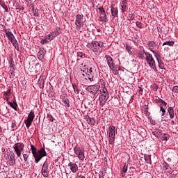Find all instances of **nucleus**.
<instances>
[{
	"label": "nucleus",
	"mask_w": 178,
	"mask_h": 178,
	"mask_svg": "<svg viewBox=\"0 0 178 178\" xmlns=\"http://www.w3.org/2000/svg\"><path fill=\"white\" fill-rule=\"evenodd\" d=\"M102 89L99 90L100 95L99 97V105L100 106H104L105 104H106V101L109 99V92L105 87V82L103 81V84L102 85Z\"/></svg>",
	"instance_id": "2"
},
{
	"label": "nucleus",
	"mask_w": 178,
	"mask_h": 178,
	"mask_svg": "<svg viewBox=\"0 0 178 178\" xmlns=\"http://www.w3.org/2000/svg\"><path fill=\"white\" fill-rule=\"evenodd\" d=\"M48 39L46 38V39H42L41 41H40V44H42V45H44V44H48Z\"/></svg>",
	"instance_id": "43"
},
{
	"label": "nucleus",
	"mask_w": 178,
	"mask_h": 178,
	"mask_svg": "<svg viewBox=\"0 0 178 178\" xmlns=\"http://www.w3.org/2000/svg\"><path fill=\"white\" fill-rule=\"evenodd\" d=\"M111 15L113 16V17H116L118 16V13L119 10H118L117 7H113V5H111Z\"/></svg>",
	"instance_id": "21"
},
{
	"label": "nucleus",
	"mask_w": 178,
	"mask_h": 178,
	"mask_svg": "<svg viewBox=\"0 0 178 178\" xmlns=\"http://www.w3.org/2000/svg\"><path fill=\"white\" fill-rule=\"evenodd\" d=\"M84 119L86 120L87 123H88V124H91L92 126H95V119L94 118H91L90 117V115H87Z\"/></svg>",
	"instance_id": "18"
},
{
	"label": "nucleus",
	"mask_w": 178,
	"mask_h": 178,
	"mask_svg": "<svg viewBox=\"0 0 178 178\" xmlns=\"http://www.w3.org/2000/svg\"><path fill=\"white\" fill-rule=\"evenodd\" d=\"M23 158L24 161H25V162L27 163V162H29V154H23Z\"/></svg>",
	"instance_id": "38"
},
{
	"label": "nucleus",
	"mask_w": 178,
	"mask_h": 178,
	"mask_svg": "<svg viewBox=\"0 0 178 178\" xmlns=\"http://www.w3.org/2000/svg\"><path fill=\"white\" fill-rule=\"evenodd\" d=\"M4 99H6V101H9V96H4Z\"/></svg>",
	"instance_id": "55"
},
{
	"label": "nucleus",
	"mask_w": 178,
	"mask_h": 178,
	"mask_svg": "<svg viewBox=\"0 0 178 178\" xmlns=\"http://www.w3.org/2000/svg\"><path fill=\"white\" fill-rule=\"evenodd\" d=\"M149 108L148 107V105H144L143 106V111H144V112H148V109H149Z\"/></svg>",
	"instance_id": "45"
},
{
	"label": "nucleus",
	"mask_w": 178,
	"mask_h": 178,
	"mask_svg": "<svg viewBox=\"0 0 178 178\" xmlns=\"http://www.w3.org/2000/svg\"><path fill=\"white\" fill-rule=\"evenodd\" d=\"M12 92L11 89H8L6 92H4V96L9 97Z\"/></svg>",
	"instance_id": "41"
},
{
	"label": "nucleus",
	"mask_w": 178,
	"mask_h": 178,
	"mask_svg": "<svg viewBox=\"0 0 178 178\" xmlns=\"http://www.w3.org/2000/svg\"><path fill=\"white\" fill-rule=\"evenodd\" d=\"M97 86L92 85L86 88V91H88L89 92H94V91H96Z\"/></svg>",
	"instance_id": "22"
},
{
	"label": "nucleus",
	"mask_w": 178,
	"mask_h": 178,
	"mask_svg": "<svg viewBox=\"0 0 178 178\" xmlns=\"http://www.w3.org/2000/svg\"><path fill=\"white\" fill-rule=\"evenodd\" d=\"M145 60L151 67V69H153L154 72H158V70L156 69V65L155 64V60L154 59V57H152V54L146 53V57Z\"/></svg>",
	"instance_id": "5"
},
{
	"label": "nucleus",
	"mask_w": 178,
	"mask_h": 178,
	"mask_svg": "<svg viewBox=\"0 0 178 178\" xmlns=\"http://www.w3.org/2000/svg\"><path fill=\"white\" fill-rule=\"evenodd\" d=\"M166 115L169 116L171 119H173L175 118V113L174 112H167Z\"/></svg>",
	"instance_id": "36"
},
{
	"label": "nucleus",
	"mask_w": 178,
	"mask_h": 178,
	"mask_svg": "<svg viewBox=\"0 0 178 178\" xmlns=\"http://www.w3.org/2000/svg\"><path fill=\"white\" fill-rule=\"evenodd\" d=\"M99 178H104V175H101V174L99 175Z\"/></svg>",
	"instance_id": "59"
},
{
	"label": "nucleus",
	"mask_w": 178,
	"mask_h": 178,
	"mask_svg": "<svg viewBox=\"0 0 178 178\" xmlns=\"http://www.w3.org/2000/svg\"><path fill=\"white\" fill-rule=\"evenodd\" d=\"M146 54H149V53L146 52L145 50H144L143 47H140V50L137 54L138 58H139V59H142V60H144V59H145V58L147 57Z\"/></svg>",
	"instance_id": "14"
},
{
	"label": "nucleus",
	"mask_w": 178,
	"mask_h": 178,
	"mask_svg": "<svg viewBox=\"0 0 178 178\" xmlns=\"http://www.w3.org/2000/svg\"><path fill=\"white\" fill-rule=\"evenodd\" d=\"M105 175H106V171H102V176H105Z\"/></svg>",
	"instance_id": "56"
},
{
	"label": "nucleus",
	"mask_w": 178,
	"mask_h": 178,
	"mask_svg": "<svg viewBox=\"0 0 178 178\" xmlns=\"http://www.w3.org/2000/svg\"><path fill=\"white\" fill-rule=\"evenodd\" d=\"M145 116H147V118H148V119H149V115H151V113L149 112H145Z\"/></svg>",
	"instance_id": "51"
},
{
	"label": "nucleus",
	"mask_w": 178,
	"mask_h": 178,
	"mask_svg": "<svg viewBox=\"0 0 178 178\" xmlns=\"http://www.w3.org/2000/svg\"><path fill=\"white\" fill-rule=\"evenodd\" d=\"M31 149L33 157L35 158V163H38L44 156H47V152L44 148H41L37 151V148L33 145H31Z\"/></svg>",
	"instance_id": "1"
},
{
	"label": "nucleus",
	"mask_w": 178,
	"mask_h": 178,
	"mask_svg": "<svg viewBox=\"0 0 178 178\" xmlns=\"http://www.w3.org/2000/svg\"><path fill=\"white\" fill-rule=\"evenodd\" d=\"M156 59H157V62L159 63V67L160 69H163V66H162V64H161V63H159V58H158V57H156Z\"/></svg>",
	"instance_id": "49"
},
{
	"label": "nucleus",
	"mask_w": 178,
	"mask_h": 178,
	"mask_svg": "<svg viewBox=\"0 0 178 178\" xmlns=\"http://www.w3.org/2000/svg\"><path fill=\"white\" fill-rule=\"evenodd\" d=\"M9 105L11 106V108H13V109H15V111H17V104L16 103H12V102H10L9 103Z\"/></svg>",
	"instance_id": "32"
},
{
	"label": "nucleus",
	"mask_w": 178,
	"mask_h": 178,
	"mask_svg": "<svg viewBox=\"0 0 178 178\" xmlns=\"http://www.w3.org/2000/svg\"><path fill=\"white\" fill-rule=\"evenodd\" d=\"M59 34H60V28H57L54 30V32H52L50 34H48L46 35V38L47 40H54V38H56V37H58V35H59Z\"/></svg>",
	"instance_id": "11"
},
{
	"label": "nucleus",
	"mask_w": 178,
	"mask_h": 178,
	"mask_svg": "<svg viewBox=\"0 0 178 178\" xmlns=\"http://www.w3.org/2000/svg\"><path fill=\"white\" fill-rule=\"evenodd\" d=\"M105 58L107 60V63H108L110 69H113V59L112 58V57H111L109 56H106Z\"/></svg>",
	"instance_id": "20"
},
{
	"label": "nucleus",
	"mask_w": 178,
	"mask_h": 178,
	"mask_svg": "<svg viewBox=\"0 0 178 178\" xmlns=\"http://www.w3.org/2000/svg\"><path fill=\"white\" fill-rule=\"evenodd\" d=\"M77 56L78 58H83V56H84V54L83 52H77Z\"/></svg>",
	"instance_id": "47"
},
{
	"label": "nucleus",
	"mask_w": 178,
	"mask_h": 178,
	"mask_svg": "<svg viewBox=\"0 0 178 178\" xmlns=\"http://www.w3.org/2000/svg\"><path fill=\"white\" fill-rule=\"evenodd\" d=\"M115 136H116V127H108V143L109 144H113L115 143Z\"/></svg>",
	"instance_id": "6"
},
{
	"label": "nucleus",
	"mask_w": 178,
	"mask_h": 178,
	"mask_svg": "<svg viewBox=\"0 0 178 178\" xmlns=\"http://www.w3.org/2000/svg\"><path fill=\"white\" fill-rule=\"evenodd\" d=\"M167 175V176H169V175L168 174H166Z\"/></svg>",
	"instance_id": "62"
},
{
	"label": "nucleus",
	"mask_w": 178,
	"mask_h": 178,
	"mask_svg": "<svg viewBox=\"0 0 178 178\" xmlns=\"http://www.w3.org/2000/svg\"><path fill=\"white\" fill-rule=\"evenodd\" d=\"M84 15H77L75 20V25L76 30H80L81 27L84 26Z\"/></svg>",
	"instance_id": "9"
},
{
	"label": "nucleus",
	"mask_w": 178,
	"mask_h": 178,
	"mask_svg": "<svg viewBox=\"0 0 178 178\" xmlns=\"http://www.w3.org/2000/svg\"><path fill=\"white\" fill-rule=\"evenodd\" d=\"M88 73H92V68H90L88 71Z\"/></svg>",
	"instance_id": "57"
},
{
	"label": "nucleus",
	"mask_w": 178,
	"mask_h": 178,
	"mask_svg": "<svg viewBox=\"0 0 178 178\" xmlns=\"http://www.w3.org/2000/svg\"><path fill=\"white\" fill-rule=\"evenodd\" d=\"M158 88H159L158 85H156V84L153 85V91H154V92L158 91Z\"/></svg>",
	"instance_id": "46"
},
{
	"label": "nucleus",
	"mask_w": 178,
	"mask_h": 178,
	"mask_svg": "<svg viewBox=\"0 0 178 178\" xmlns=\"http://www.w3.org/2000/svg\"><path fill=\"white\" fill-rule=\"evenodd\" d=\"M148 45L150 48H154V47H156V44H155V42L154 41L149 42Z\"/></svg>",
	"instance_id": "34"
},
{
	"label": "nucleus",
	"mask_w": 178,
	"mask_h": 178,
	"mask_svg": "<svg viewBox=\"0 0 178 178\" xmlns=\"http://www.w3.org/2000/svg\"><path fill=\"white\" fill-rule=\"evenodd\" d=\"M44 51L42 50H40L39 52L38 53V58H40L41 59H42L44 58Z\"/></svg>",
	"instance_id": "33"
},
{
	"label": "nucleus",
	"mask_w": 178,
	"mask_h": 178,
	"mask_svg": "<svg viewBox=\"0 0 178 178\" xmlns=\"http://www.w3.org/2000/svg\"><path fill=\"white\" fill-rule=\"evenodd\" d=\"M145 161H146L147 163H149V165H151L152 163L151 155L145 154Z\"/></svg>",
	"instance_id": "29"
},
{
	"label": "nucleus",
	"mask_w": 178,
	"mask_h": 178,
	"mask_svg": "<svg viewBox=\"0 0 178 178\" xmlns=\"http://www.w3.org/2000/svg\"><path fill=\"white\" fill-rule=\"evenodd\" d=\"M98 10L102 15V16L99 17V19L102 22H106V13H105V9H104V7H99L98 8Z\"/></svg>",
	"instance_id": "15"
},
{
	"label": "nucleus",
	"mask_w": 178,
	"mask_h": 178,
	"mask_svg": "<svg viewBox=\"0 0 178 178\" xmlns=\"http://www.w3.org/2000/svg\"><path fill=\"white\" fill-rule=\"evenodd\" d=\"M38 84L40 87H44V79H40L38 81Z\"/></svg>",
	"instance_id": "39"
},
{
	"label": "nucleus",
	"mask_w": 178,
	"mask_h": 178,
	"mask_svg": "<svg viewBox=\"0 0 178 178\" xmlns=\"http://www.w3.org/2000/svg\"><path fill=\"white\" fill-rule=\"evenodd\" d=\"M165 45H168V47H173L175 45V41L169 40V41L165 42L163 43V47H165Z\"/></svg>",
	"instance_id": "27"
},
{
	"label": "nucleus",
	"mask_w": 178,
	"mask_h": 178,
	"mask_svg": "<svg viewBox=\"0 0 178 178\" xmlns=\"http://www.w3.org/2000/svg\"><path fill=\"white\" fill-rule=\"evenodd\" d=\"M161 116H162V119H163L164 120H168L169 119V116L166 115V113H163Z\"/></svg>",
	"instance_id": "37"
},
{
	"label": "nucleus",
	"mask_w": 178,
	"mask_h": 178,
	"mask_svg": "<svg viewBox=\"0 0 178 178\" xmlns=\"http://www.w3.org/2000/svg\"><path fill=\"white\" fill-rule=\"evenodd\" d=\"M172 92L178 94V86H174L172 88Z\"/></svg>",
	"instance_id": "44"
},
{
	"label": "nucleus",
	"mask_w": 178,
	"mask_h": 178,
	"mask_svg": "<svg viewBox=\"0 0 178 178\" xmlns=\"http://www.w3.org/2000/svg\"><path fill=\"white\" fill-rule=\"evenodd\" d=\"M74 152L77 158H79V161H84V158H86V156L84 155V149L76 145L74 148Z\"/></svg>",
	"instance_id": "8"
},
{
	"label": "nucleus",
	"mask_w": 178,
	"mask_h": 178,
	"mask_svg": "<svg viewBox=\"0 0 178 178\" xmlns=\"http://www.w3.org/2000/svg\"><path fill=\"white\" fill-rule=\"evenodd\" d=\"M13 149L18 158H20L22 156V152L24 151V144L22 143H15Z\"/></svg>",
	"instance_id": "7"
},
{
	"label": "nucleus",
	"mask_w": 178,
	"mask_h": 178,
	"mask_svg": "<svg viewBox=\"0 0 178 178\" xmlns=\"http://www.w3.org/2000/svg\"><path fill=\"white\" fill-rule=\"evenodd\" d=\"M5 33L9 41H10L13 47L15 48V49H17V51H19V43L17 42L16 38H15V35H13L12 32L6 30L5 31Z\"/></svg>",
	"instance_id": "3"
},
{
	"label": "nucleus",
	"mask_w": 178,
	"mask_h": 178,
	"mask_svg": "<svg viewBox=\"0 0 178 178\" xmlns=\"http://www.w3.org/2000/svg\"><path fill=\"white\" fill-rule=\"evenodd\" d=\"M41 173L43 177H48V163L45 161L42 167Z\"/></svg>",
	"instance_id": "13"
},
{
	"label": "nucleus",
	"mask_w": 178,
	"mask_h": 178,
	"mask_svg": "<svg viewBox=\"0 0 178 178\" xmlns=\"http://www.w3.org/2000/svg\"><path fill=\"white\" fill-rule=\"evenodd\" d=\"M26 1H30V0H26Z\"/></svg>",
	"instance_id": "63"
},
{
	"label": "nucleus",
	"mask_w": 178,
	"mask_h": 178,
	"mask_svg": "<svg viewBox=\"0 0 178 178\" xmlns=\"http://www.w3.org/2000/svg\"><path fill=\"white\" fill-rule=\"evenodd\" d=\"M136 24L138 29H143V24L140 22L137 21Z\"/></svg>",
	"instance_id": "42"
},
{
	"label": "nucleus",
	"mask_w": 178,
	"mask_h": 178,
	"mask_svg": "<svg viewBox=\"0 0 178 178\" xmlns=\"http://www.w3.org/2000/svg\"><path fill=\"white\" fill-rule=\"evenodd\" d=\"M168 112H173V108L168 107Z\"/></svg>",
	"instance_id": "53"
},
{
	"label": "nucleus",
	"mask_w": 178,
	"mask_h": 178,
	"mask_svg": "<svg viewBox=\"0 0 178 178\" xmlns=\"http://www.w3.org/2000/svg\"><path fill=\"white\" fill-rule=\"evenodd\" d=\"M149 120L151 124H152L153 126H155V124H156V122L155 121V120L152 119V118L149 117Z\"/></svg>",
	"instance_id": "40"
},
{
	"label": "nucleus",
	"mask_w": 178,
	"mask_h": 178,
	"mask_svg": "<svg viewBox=\"0 0 178 178\" xmlns=\"http://www.w3.org/2000/svg\"><path fill=\"white\" fill-rule=\"evenodd\" d=\"M9 63H10V67H12L13 70H15V62L13 61V58L10 59Z\"/></svg>",
	"instance_id": "35"
},
{
	"label": "nucleus",
	"mask_w": 178,
	"mask_h": 178,
	"mask_svg": "<svg viewBox=\"0 0 178 178\" xmlns=\"http://www.w3.org/2000/svg\"><path fill=\"white\" fill-rule=\"evenodd\" d=\"M35 115H34V112H30L28 118L24 120V123L26 126V127H30L31 126V123H33V120H34V118Z\"/></svg>",
	"instance_id": "10"
},
{
	"label": "nucleus",
	"mask_w": 178,
	"mask_h": 178,
	"mask_svg": "<svg viewBox=\"0 0 178 178\" xmlns=\"http://www.w3.org/2000/svg\"><path fill=\"white\" fill-rule=\"evenodd\" d=\"M16 9H17L18 10H24V7L22 6H17Z\"/></svg>",
	"instance_id": "48"
},
{
	"label": "nucleus",
	"mask_w": 178,
	"mask_h": 178,
	"mask_svg": "<svg viewBox=\"0 0 178 178\" xmlns=\"http://www.w3.org/2000/svg\"><path fill=\"white\" fill-rule=\"evenodd\" d=\"M0 133H2V127L0 126Z\"/></svg>",
	"instance_id": "60"
},
{
	"label": "nucleus",
	"mask_w": 178,
	"mask_h": 178,
	"mask_svg": "<svg viewBox=\"0 0 178 178\" xmlns=\"http://www.w3.org/2000/svg\"><path fill=\"white\" fill-rule=\"evenodd\" d=\"M156 102L157 104H160V111H161V112H166V106H168V103L161 98L157 99Z\"/></svg>",
	"instance_id": "12"
},
{
	"label": "nucleus",
	"mask_w": 178,
	"mask_h": 178,
	"mask_svg": "<svg viewBox=\"0 0 178 178\" xmlns=\"http://www.w3.org/2000/svg\"><path fill=\"white\" fill-rule=\"evenodd\" d=\"M97 31H100V30H99V29H97Z\"/></svg>",
	"instance_id": "61"
},
{
	"label": "nucleus",
	"mask_w": 178,
	"mask_h": 178,
	"mask_svg": "<svg viewBox=\"0 0 178 178\" xmlns=\"http://www.w3.org/2000/svg\"><path fill=\"white\" fill-rule=\"evenodd\" d=\"M140 89H139V92H140V94H143V88H139Z\"/></svg>",
	"instance_id": "58"
},
{
	"label": "nucleus",
	"mask_w": 178,
	"mask_h": 178,
	"mask_svg": "<svg viewBox=\"0 0 178 178\" xmlns=\"http://www.w3.org/2000/svg\"><path fill=\"white\" fill-rule=\"evenodd\" d=\"M163 170H165V173H170L172 172V168H170V165L164 162L163 163Z\"/></svg>",
	"instance_id": "19"
},
{
	"label": "nucleus",
	"mask_w": 178,
	"mask_h": 178,
	"mask_svg": "<svg viewBox=\"0 0 178 178\" xmlns=\"http://www.w3.org/2000/svg\"><path fill=\"white\" fill-rule=\"evenodd\" d=\"M72 88L74 89V92H77V94H79L80 90L79 89V87L76 83L72 84Z\"/></svg>",
	"instance_id": "31"
},
{
	"label": "nucleus",
	"mask_w": 178,
	"mask_h": 178,
	"mask_svg": "<svg viewBox=\"0 0 178 178\" xmlns=\"http://www.w3.org/2000/svg\"><path fill=\"white\" fill-rule=\"evenodd\" d=\"M170 137V136H169V134H163V135H161V141H168V140H169V138Z\"/></svg>",
	"instance_id": "23"
},
{
	"label": "nucleus",
	"mask_w": 178,
	"mask_h": 178,
	"mask_svg": "<svg viewBox=\"0 0 178 178\" xmlns=\"http://www.w3.org/2000/svg\"><path fill=\"white\" fill-rule=\"evenodd\" d=\"M91 49L93 52L101 54L104 49V42L92 41L91 43Z\"/></svg>",
	"instance_id": "4"
},
{
	"label": "nucleus",
	"mask_w": 178,
	"mask_h": 178,
	"mask_svg": "<svg viewBox=\"0 0 178 178\" xmlns=\"http://www.w3.org/2000/svg\"><path fill=\"white\" fill-rule=\"evenodd\" d=\"M0 5L3 7V8L6 10V12H9V8H8V6L5 4L4 2L0 1Z\"/></svg>",
	"instance_id": "30"
},
{
	"label": "nucleus",
	"mask_w": 178,
	"mask_h": 178,
	"mask_svg": "<svg viewBox=\"0 0 178 178\" xmlns=\"http://www.w3.org/2000/svg\"><path fill=\"white\" fill-rule=\"evenodd\" d=\"M128 168L129 166L126 163H124L122 168V177H124V176H126Z\"/></svg>",
	"instance_id": "28"
},
{
	"label": "nucleus",
	"mask_w": 178,
	"mask_h": 178,
	"mask_svg": "<svg viewBox=\"0 0 178 178\" xmlns=\"http://www.w3.org/2000/svg\"><path fill=\"white\" fill-rule=\"evenodd\" d=\"M7 159L10 161V165H11V166H13V165L16 163V161L15 160V153H13V152H10Z\"/></svg>",
	"instance_id": "16"
},
{
	"label": "nucleus",
	"mask_w": 178,
	"mask_h": 178,
	"mask_svg": "<svg viewBox=\"0 0 178 178\" xmlns=\"http://www.w3.org/2000/svg\"><path fill=\"white\" fill-rule=\"evenodd\" d=\"M98 91H99V90H97L96 89V91H93V92H92V94L93 95H95V94H97V92H98Z\"/></svg>",
	"instance_id": "54"
},
{
	"label": "nucleus",
	"mask_w": 178,
	"mask_h": 178,
	"mask_svg": "<svg viewBox=\"0 0 178 178\" xmlns=\"http://www.w3.org/2000/svg\"><path fill=\"white\" fill-rule=\"evenodd\" d=\"M11 127H12V129H16V123L12 122Z\"/></svg>",
	"instance_id": "52"
},
{
	"label": "nucleus",
	"mask_w": 178,
	"mask_h": 178,
	"mask_svg": "<svg viewBox=\"0 0 178 178\" xmlns=\"http://www.w3.org/2000/svg\"><path fill=\"white\" fill-rule=\"evenodd\" d=\"M68 166L70 167V170L72 172V173H76L77 170H79V166L76 163L70 162L68 164Z\"/></svg>",
	"instance_id": "17"
},
{
	"label": "nucleus",
	"mask_w": 178,
	"mask_h": 178,
	"mask_svg": "<svg viewBox=\"0 0 178 178\" xmlns=\"http://www.w3.org/2000/svg\"><path fill=\"white\" fill-rule=\"evenodd\" d=\"M126 6H127V0H123L122 1V5L121 7L122 12L124 13L126 12Z\"/></svg>",
	"instance_id": "24"
},
{
	"label": "nucleus",
	"mask_w": 178,
	"mask_h": 178,
	"mask_svg": "<svg viewBox=\"0 0 178 178\" xmlns=\"http://www.w3.org/2000/svg\"><path fill=\"white\" fill-rule=\"evenodd\" d=\"M62 99H63V104H65V106H67V108H69V106H70V104L69 102V99H67L65 97H63Z\"/></svg>",
	"instance_id": "26"
},
{
	"label": "nucleus",
	"mask_w": 178,
	"mask_h": 178,
	"mask_svg": "<svg viewBox=\"0 0 178 178\" xmlns=\"http://www.w3.org/2000/svg\"><path fill=\"white\" fill-rule=\"evenodd\" d=\"M125 49H127V51L128 54H129V55H131V54H133V52H134V49L133 48H131V47H130V45H129V44H126Z\"/></svg>",
	"instance_id": "25"
},
{
	"label": "nucleus",
	"mask_w": 178,
	"mask_h": 178,
	"mask_svg": "<svg viewBox=\"0 0 178 178\" xmlns=\"http://www.w3.org/2000/svg\"><path fill=\"white\" fill-rule=\"evenodd\" d=\"M88 80H90V81H94V76H90V74H88Z\"/></svg>",
	"instance_id": "50"
}]
</instances>
